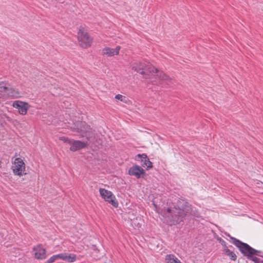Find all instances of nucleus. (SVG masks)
<instances>
[{"label":"nucleus","mask_w":263,"mask_h":263,"mask_svg":"<svg viewBox=\"0 0 263 263\" xmlns=\"http://www.w3.org/2000/svg\"><path fill=\"white\" fill-rule=\"evenodd\" d=\"M2 116H3V120H4L5 121V119H6V120L10 122H12V119L9 117V116H8L6 114H2Z\"/></svg>","instance_id":"b1692460"},{"label":"nucleus","mask_w":263,"mask_h":263,"mask_svg":"<svg viewBox=\"0 0 263 263\" xmlns=\"http://www.w3.org/2000/svg\"><path fill=\"white\" fill-rule=\"evenodd\" d=\"M5 122V121L3 120V116L2 114H0V125H3V124Z\"/></svg>","instance_id":"bb28decb"},{"label":"nucleus","mask_w":263,"mask_h":263,"mask_svg":"<svg viewBox=\"0 0 263 263\" xmlns=\"http://www.w3.org/2000/svg\"><path fill=\"white\" fill-rule=\"evenodd\" d=\"M158 78L161 80H168L170 79L169 77L162 71L159 70L158 72L155 73L153 78Z\"/></svg>","instance_id":"aec40b11"},{"label":"nucleus","mask_w":263,"mask_h":263,"mask_svg":"<svg viewBox=\"0 0 263 263\" xmlns=\"http://www.w3.org/2000/svg\"><path fill=\"white\" fill-rule=\"evenodd\" d=\"M249 259L253 261L254 263H262V261L260 258L255 257L254 255H253L251 258H249Z\"/></svg>","instance_id":"5701e85b"},{"label":"nucleus","mask_w":263,"mask_h":263,"mask_svg":"<svg viewBox=\"0 0 263 263\" xmlns=\"http://www.w3.org/2000/svg\"><path fill=\"white\" fill-rule=\"evenodd\" d=\"M3 231H4V233H6L5 230H4Z\"/></svg>","instance_id":"c85d7f7f"},{"label":"nucleus","mask_w":263,"mask_h":263,"mask_svg":"<svg viewBox=\"0 0 263 263\" xmlns=\"http://www.w3.org/2000/svg\"><path fill=\"white\" fill-rule=\"evenodd\" d=\"M35 258L37 259H45L46 258V251L41 245H37L33 249Z\"/></svg>","instance_id":"4468645a"},{"label":"nucleus","mask_w":263,"mask_h":263,"mask_svg":"<svg viewBox=\"0 0 263 263\" xmlns=\"http://www.w3.org/2000/svg\"><path fill=\"white\" fill-rule=\"evenodd\" d=\"M262 184H263V183L261 182Z\"/></svg>","instance_id":"c756f323"},{"label":"nucleus","mask_w":263,"mask_h":263,"mask_svg":"<svg viewBox=\"0 0 263 263\" xmlns=\"http://www.w3.org/2000/svg\"><path fill=\"white\" fill-rule=\"evenodd\" d=\"M165 263H181L180 260L173 254H167L165 257Z\"/></svg>","instance_id":"a211bd4d"},{"label":"nucleus","mask_w":263,"mask_h":263,"mask_svg":"<svg viewBox=\"0 0 263 263\" xmlns=\"http://www.w3.org/2000/svg\"><path fill=\"white\" fill-rule=\"evenodd\" d=\"M232 243L237 248H239L240 251L248 258H251L253 255L257 254L258 251L251 248L248 244L243 243L235 238L231 237Z\"/></svg>","instance_id":"20e7f679"},{"label":"nucleus","mask_w":263,"mask_h":263,"mask_svg":"<svg viewBox=\"0 0 263 263\" xmlns=\"http://www.w3.org/2000/svg\"><path fill=\"white\" fill-rule=\"evenodd\" d=\"M55 256L56 257L57 260V259H59L62 260L63 256V253L56 254V255H55Z\"/></svg>","instance_id":"a878e982"},{"label":"nucleus","mask_w":263,"mask_h":263,"mask_svg":"<svg viewBox=\"0 0 263 263\" xmlns=\"http://www.w3.org/2000/svg\"><path fill=\"white\" fill-rule=\"evenodd\" d=\"M77 259V256L74 254L72 253H63V259L64 261H66L68 262H73Z\"/></svg>","instance_id":"f3484780"},{"label":"nucleus","mask_w":263,"mask_h":263,"mask_svg":"<svg viewBox=\"0 0 263 263\" xmlns=\"http://www.w3.org/2000/svg\"><path fill=\"white\" fill-rule=\"evenodd\" d=\"M8 86H10V84L8 81H0V99L5 98L4 92L6 93Z\"/></svg>","instance_id":"dca6fc26"},{"label":"nucleus","mask_w":263,"mask_h":263,"mask_svg":"<svg viewBox=\"0 0 263 263\" xmlns=\"http://www.w3.org/2000/svg\"><path fill=\"white\" fill-rule=\"evenodd\" d=\"M256 183H257V184H259V182H258V181H257Z\"/></svg>","instance_id":"cd10ccee"},{"label":"nucleus","mask_w":263,"mask_h":263,"mask_svg":"<svg viewBox=\"0 0 263 263\" xmlns=\"http://www.w3.org/2000/svg\"><path fill=\"white\" fill-rule=\"evenodd\" d=\"M99 193L102 198L105 201L111 204L115 207L118 206V202L111 191L105 189L100 188L99 189Z\"/></svg>","instance_id":"423d86ee"},{"label":"nucleus","mask_w":263,"mask_h":263,"mask_svg":"<svg viewBox=\"0 0 263 263\" xmlns=\"http://www.w3.org/2000/svg\"><path fill=\"white\" fill-rule=\"evenodd\" d=\"M132 69L142 76L144 79L153 78L155 73L158 72L159 69L146 61H138L132 64Z\"/></svg>","instance_id":"f257e3e1"},{"label":"nucleus","mask_w":263,"mask_h":263,"mask_svg":"<svg viewBox=\"0 0 263 263\" xmlns=\"http://www.w3.org/2000/svg\"><path fill=\"white\" fill-rule=\"evenodd\" d=\"M59 140L63 141L64 143H67L70 144L72 139H69L65 136H62L59 138Z\"/></svg>","instance_id":"4be33fe9"},{"label":"nucleus","mask_w":263,"mask_h":263,"mask_svg":"<svg viewBox=\"0 0 263 263\" xmlns=\"http://www.w3.org/2000/svg\"><path fill=\"white\" fill-rule=\"evenodd\" d=\"M22 96L21 92L17 88L8 86L5 98L14 99L20 98Z\"/></svg>","instance_id":"9b49d317"},{"label":"nucleus","mask_w":263,"mask_h":263,"mask_svg":"<svg viewBox=\"0 0 263 263\" xmlns=\"http://www.w3.org/2000/svg\"><path fill=\"white\" fill-rule=\"evenodd\" d=\"M128 174L135 176L137 179L145 174L144 170L140 166L136 165L131 167L128 170Z\"/></svg>","instance_id":"f8f14e48"},{"label":"nucleus","mask_w":263,"mask_h":263,"mask_svg":"<svg viewBox=\"0 0 263 263\" xmlns=\"http://www.w3.org/2000/svg\"><path fill=\"white\" fill-rule=\"evenodd\" d=\"M55 260H57V258L55 255H54L52 256L51 257H50L47 261L48 263H52Z\"/></svg>","instance_id":"393cba45"},{"label":"nucleus","mask_w":263,"mask_h":263,"mask_svg":"<svg viewBox=\"0 0 263 263\" xmlns=\"http://www.w3.org/2000/svg\"><path fill=\"white\" fill-rule=\"evenodd\" d=\"M12 105L14 108L17 109L18 112L21 115H26L30 107L28 103L21 100L14 101Z\"/></svg>","instance_id":"0eeeda50"},{"label":"nucleus","mask_w":263,"mask_h":263,"mask_svg":"<svg viewBox=\"0 0 263 263\" xmlns=\"http://www.w3.org/2000/svg\"><path fill=\"white\" fill-rule=\"evenodd\" d=\"M137 157L141 159L142 166L146 167L147 170L153 167L152 162L149 161V159L145 154H138Z\"/></svg>","instance_id":"2eb2a0df"},{"label":"nucleus","mask_w":263,"mask_h":263,"mask_svg":"<svg viewBox=\"0 0 263 263\" xmlns=\"http://www.w3.org/2000/svg\"><path fill=\"white\" fill-rule=\"evenodd\" d=\"M192 207L190 204L185 202L182 209L175 207V213H177L179 216L181 218L182 221L188 213L192 212Z\"/></svg>","instance_id":"9d476101"},{"label":"nucleus","mask_w":263,"mask_h":263,"mask_svg":"<svg viewBox=\"0 0 263 263\" xmlns=\"http://www.w3.org/2000/svg\"><path fill=\"white\" fill-rule=\"evenodd\" d=\"M223 251L224 252L226 255L228 256L231 260L235 261L236 260L237 256L235 253L229 250L227 247L224 248Z\"/></svg>","instance_id":"6ab92c4d"},{"label":"nucleus","mask_w":263,"mask_h":263,"mask_svg":"<svg viewBox=\"0 0 263 263\" xmlns=\"http://www.w3.org/2000/svg\"><path fill=\"white\" fill-rule=\"evenodd\" d=\"M77 127L76 128L77 132L81 133V136L82 137H86L87 139H89L90 137V133L91 132V128L84 122H80L77 123Z\"/></svg>","instance_id":"6e6552de"},{"label":"nucleus","mask_w":263,"mask_h":263,"mask_svg":"<svg viewBox=\"0 0 263 263\" xmlns=\"http://www.w3.org/2000/svg\"><path fill=\"white\" fill-rule=\"evenodd\" d=\"M165 218L167 223L171 225H175L182 221L177 213H175V207L173 209L168 208L165 213Z\"/></svg>","instance_id":"39448f33"},{"label":"nucleus","mask_w":263,"mask_h":263,"mask_svg":"<svg viewBox=\"0 0 263 263\" xmlns=\"http://www.w3.org/2000/svg\"><path fill=\"white\" fill-rule=\"evenodd\" d=\"M121 47L116 46L115 48L106 47L102 49V54L103 56L111 57L115 55H118L119 54Z\"/></svg>","instance_id":"ddd939ff"},{"label":"nucleus","mask_w":263,"mask_h":263,"mask_svg":"<svg viewBox=\"0 0 263 263\" xmlns=\"http://www.w3.org/2000/svg\"><path fill=\"white\" fill-rule=\"evenodd\" d=\"M77 40L79 45L84 49L90 48L93 42V37L89 34L86 28L83 26L78 28Z\"/></svg>","instance_id":"f03ea898"},{"label":"nucleus","mask_w":263,"mask_h":263,"mask_svg":"<svg viewBox=\"0 0 263 263\" xmlns=\"http://www.w3.org/2000/svg\"><path fill=\"white\" fill-rule=\"evenodd\" d=\"M115 98L116 100H119L121 102H122L124 103H127L129 101L128 99L124 96H123L122 95L118 94L117 95Z\"/></svg>","instance_id":"412c9836"},{"label":"nucleus","mask_w":263,"mask_h":263,"mask_svg":"<svg viewBox=\"0 0 263 263\" xmlns=\"http://www.w3.org/2000/svg\"><path fill=\"white\" fill-rule=\"evenodd\" d=\"M11 169L14 176L22 177L27 174V169L24 159L17 157L12 160Z\"/></svg>","instance_id":"7ed1b4c3"},{"label":"nucleus","mask_w":263,"mask_h":263,"mask_svg":"<svg viewBox=\"0 0 263 263\" xmlns=\"http://www.w3.org/2000/svg\"><path fill=\"white\" fill-rule=\"evenodd\" d=\"M69 149L71 152H76L87 147V143L80 140H71L70 143Z\"/></svg>","instance_id":"1a4fd4ad"}]
</instances>
